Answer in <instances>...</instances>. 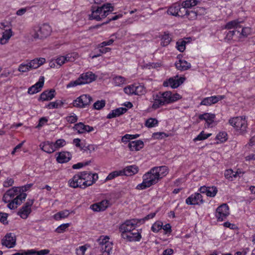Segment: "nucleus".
Wrapping results in <instances>:
<instances>
[{
    "mask_svg": "<svg viewBox=\"0 0 255 255\" xmlns=\"http://www.w3.org/2000/svg\"><path fill=\"white\" fill-rule=\"evenodd\" d=\"M114 10V7L110 3H106L101 6H92L91 13L89 15V19L101 21L106 17Z\"/></svg>",
    "mask_w": 255,
    "mask_h": 255,
    "instance_id": "nucleus-1",
    "label": "nucleus"
},
{
    "mask_svg": "<svg viewBox=\"0 0 255 255\" xmlns=\"http://www.w3.org/2000/svg\"><path fill=\"white\" fill-rule=\"evenodd\" d=\"M153 168L143 175L142 182L136 186V189L143 190L156 184L160 180L159 176Z\"/></svg>",
    "mask_w": 255,
    "mask_h": 255,
    "instance_id": "nucleus-2",
    "label": "nucleus"
},
{
    "mask_svg": "<svg viewBox=\"0 0 255 255\" xmlns=\"http://www.w3.org/2000/svg\"><path fill=\"white\" fill-rule=\"evenodd\" d=\"M51 31V26L48 24L44 23L34 27L32 36L35 39H42L49 36Z\"/></svg>",
    "mask_w": 255,
    "mask_h": 255,
    "instance_id": "nucleus-3",
    "label": "nucleus"
},
{
    "mask_svg": "<svg viewBox=\"0 0 255 255\" xmlns=\"http://www.w3.org/2000/svg\"><path fill=\"white\" fill-rule=\"evenodd\" d=\"M229 124L236 128L240 132L243 134L247 128V121L246 120L245 117H237L232 118L229 121Z\"/></svg>",
    "mask_w": 255,
    "mask_h": 255,
    "instance_id": "nucleus-4",
    "label": "nucleus"
},
{
    "mask_svg": "<svg viewBox=\"0 0 255 255\" xmlns=\"http://www.w3.org/2000/svg\"><path fill=\"white\" fill-rule=\"evenodd\" d=\"M137 222L135 219L127 220L119 227V231L121 235L123 234H128L131 232L134 231L136 227Z\"/></svg>",
    "mask_w": 255,
    "mask_h": 255,
    "instance_id": "nucleus-5",
    "label": "nucleus"
},
{
    "mask_svg": "<svg viewBox=\"0 0 255 255\" xmlns=\"http://www.w3.org/2000/svg\"><path fill=\"white\" fill-rule=\"evenodd\" d=\"M92 98L88 95H82L73 101V106L78 108H85L92 102Z\"/></svg>",
    "mask_w": 255,
    "mask_h": 255,
    "instance_id": "nucleus-6",
    "label": "nucleus"
},
{
    "mask_svg": "<svg viewBox=\"0 0 255 255\" xmlns=\"http://www.w3.org/2000/svg\"><path fill=\"white\" fill-rule=\"evenodd\" d=\"M21 191L23 192V188L18 187H12L4 193L2 197L3 201L5 203H8L15 196H17L21 194Z\"/></svg>",
    "mask_w": 255,
    "mask_h": 255,
    "instance_id": "nucleus-7",
    "label": "nucleus"
},
{
    "mask_svg": "<svg viewBox=\"0 0 255 255\" xmlns=\"http://www.w3.org/2000/svg\"><path fill=\"white\" fill-rule=\"evenodd\" d=\"M165 105L172 103L181 98L178 93L172 94L170 91L159 92Z\"/></svg>",
    "mask_w": 255,
    "mask_h": 255,
    "instance_id": "nucleus-8",
    "label": "nucleus"
},
{
    "mask_svg": "<svg viewBox=\"0 0 255 255\" xmlns=\"http://www.w3.org/2000/svg\"><path fill=\"white\" fill-rule=\"evenodd\" d=\"M34 200L28 199L25 204L19 209L17 214L22 219H26L31 212V207L33 205Z\"/></svg>",
    "mask_w": 255,
    "mask_h": 255,
    "instance_id": "nucleus-9",
    "label": "nucleus"
},
{
    "mask_svg": "<svg viewBox=\"0 0 255 255\" xmlns=\"http://www.w3.org/2000/svg\"><path fill=\"white\" fill-rule=\"evenodd\" d=\"M87 181H85L82 182V180L77 174H75L72 178L69 180V185L71 187L76 188H80L85 189L88 187Z\"/></svg>",
    "mask_w": 255,
    "mask_h": 255,
    "instance_id": "nucleus-10",
    "label": "nucleus"
},
{
    "mask_svg": "<svg viewBox=\"0 0 255 255\" xmlns=\"http://www.w3.org/2000/svg\"><path fill=\"white\" fill-rule=\"evenodd\" d=\"M178 78V76L176 77H171L164 81L163 83L164 87H170L173 89L176 88L181 85L184 82L185 79L183 77Z\"/></svg>",
    "mask_w": 255,
    "mask_h": 255,
    "instance_id": "nucleus-11",
    "label": "nucleus"
},
{
    "mask_svg": "<svg viewBox=\"0 0 255 255\" xmlns=\"http://www.w3.org/2000/svg\"><path fill=\"white\" fill-rule=\"evenodd\" d=\"M229 215V209L227 204H223L216 209V217L218 221L224 220Z\"/></svg>",
    "mask_w": 255,
    "mask_h": 255,
    "instance_id": "nucleus-12",
    "label": "nucleus"
},
{
    "mask_svg": "<svg viewBox=\"0 0 255 255\" xmlns=\"http://www.w3.org/2000/svg\"><path fill=\"white\" fill-rule=\"evenodd\" d=\"M187 205H201L203 203V197L200 193H195L188 197L185 201Z\"/></svg>",
    "mask_w": 255,
    "mask_h": 255,
    "instance_id": "nucleus-13",
    "label": "nucleus"
},
{
    "mask_svg": "<svg viewBox=\"0 0 255 255\" xmlns=\"http://www.w3.org/2000/svg\"><path fill=\"white\" fill-rule=\"evenodd\" d=\"M1 244L8 248L14 247L16 244V237L13 233L6 234L4 238L2 240Z\"/></svg>",
    "mask_w": 255,
    "mask_h": 255,
    "instance_id": "nucleus-14",
    "label": "nucleus"
},
{
    "mask_svg": "<svg viewBox=\"0 0 255 255\" xmlns=\"http://www.w3.org/2000/svg\"><path fill=\"white\" fill-rule=\"evenodd\" d=\"M26 194L22 192L19 195L17 196L14 199L9 202L7 204V207L10 209H14L16 208L17 206L20 205L22 201L24 200L26 197Z\"/></svg>",
    "mask_w": 255,
    "mask_h": 255,
    "instance_id": "nucleus-15",
    "label": "nucleus"
},
{
    "mask_svg": "<svg viewBox=\"0 0 255 255\" xmlns=\"http://www.w3.org/2000/svg\"><path fill=\"white\" fill-rule=\"evenodd\" d=\"M121 237L128 242H138L141 239V236L140 233L136 230L135 232L132 231L128 234H123L121 235Z\"/></svg>",
    "mask_w": 255,
    "mask_h": 255,
    "instance_id": "nucleus-16",
    "label": "nucleus"
},
{
    "mask_svg": "<svg viewBox=\"0 0 255 255\" xmlns=\"http://www.w3.org/2000/svg\"><path fill=\"white\" fill-rule=\"evenodd\" d=\"M225 98L224 95H218L214 96L209 97H207L201 101L200 105L205 106H211L212 104H215L218 102L219 101L224 99Z\"/></svg>",
    "mask_w": 255,
    "mask_h": 255,
    "instance_id": "nucleus-17",
    "label": "nucleus"
},
{
    "mask_svg": "<svg viewBox=\"0 0 255 255\" xmlns=\"http://www.w3.org/2000/svg\"><path fill=\"white\" fill-rule=\"evenodd\" d=\"M77 54L73 53H69L65 56H59L56 59V63L58 65L61 66L67 62H73L75 61Z\"/></svg>",
    "mask_w": 255,
    "mask_h": 255,
    "instance_id": "nucleus-18",
    "label": "nucleus"
},
{
    "mask_svg": "<svg viewBox=\"0 0 255 255\" xmlns=\"http://www.w3.org/2000/svg\"><path fill=\"white\" fill-rule=\"evenodd\" d=\"M44 77H41L36 84L28 88V93L30 95H33L41 91L44 85Z\"/></svg>",
    "mask_w": 255,
    "mask_h": 255,
    "instance_id": "nucleus-19",
    "label": "nucleus"
},
{
    "mask_svg": "<svg viewBox=\"0 0 255 255\" xmlns=\"http://www.w3.org/2000/svg\"><path fill=\"white\" fill-rule=\"evenodd\" d=\"M81 80V84H85L91 83L96 79L97 76L91 72H87L81 74L79 77Z\"/></svg>",
    "mask_w": 255,
    "mask_h": 255,
    "instance_id": "nucleus-20",
    "label": "nucleus"
},
{
    "mask_svg": "<svg viewBox=\"0 0 255 255\" xmlns=\"http://www.w3.org/2000/svg\"><path fill=\"white\" fill-rule=\"evenodd\" d=\"M109 205V201L107 200H103L100 202L92 204L90 209L95 212H100L105 210Z\"/></svg>",
    "mask_w": 255,
    "mask_h": 255,
    "instance_id": "nucleus-21",
    "label": "nucleus"
},
{
    "mask_svg": "<svg viewBox=\"0 0 255 255\" xmlns=\"http://www.w3.org/2000/svg\"><path fill=\"white\" fill-rule=\"evenodd\" d=\"M74 129L77 130L79 133H84L86 132H89L94 130L93 127L85 125L83 123H79L75 124Z\"/></svg>",
    "mask_w": 255,
    "mask_h": 255,
    "instance_id": "nucleus-22",
    "label": "nucleus"
},
{
    "mask_svg": "<svg viewBox=\"0 0 255 255\" xmlns=\"http://www.w3.org/2000/svg\"><path fill=\"white\" fill-rule=\"evenodd\" d=\"M153 103L151 108L154 110H156L160 108L161 106L165 105L164 101L162 100V97L159 93L153 94L152 95Z\"/></svg>",
    "mask_w": 255,
    "mask_h": 255,
    "instance_id": "nucleus-23",
    "label": "nucleus"
},
{
    "mask_svg": "<svg viewBox=\"0 0 255 255\" xmlns=\"http://www.w3.org/2000/svg\"><path fill=\"white\" fill-rule=\"evenodd\" d=\"M215 118V115L210 113H205L199 116V119L200 120H205L206 121L205 126L207 128L211 127V125L214 122Z\"/></svg>",
    "mask_w": 255,
    "mask_h": 255,
    "instance_id": "nucleus-24",
    "label": "nucleus"
},
{
    "mask_svg": "<svg viewBox=\"0 0 255 255\" xmlns=\"http://www.w3.org/2000/svg\"><path fill=\"white\" fill-rule=\"evenodd\" d=\"M55 91L54 89L46 90L43 92L39 98V100L42 101H50L55 97Z\"/></svg>",
    "mask_w": 255,
    "mask_h": 255,
    "instance_id": "nucleus-25",
    "label": "nucleus"
},
{
    "mask_svg": "<svg viewBox=\"0 0 255 255\" xmlns=\"http://www.w3.org/2000/svg\"><path fill=\"white\" fill-rule=\"evenodd\" d=\"M122 171L123 172V176H131L138 172V167L135 165L128 166Z\"/></svg>",
    "mask_w": 255,
    "mask_h": 255,
    "instance_id": "nucleus-26",
    "label": "nucleus"
},
{
    "mask_svg": "<svg viewBox=\"0 0 255 255\" xmlns=\"http://www.w3.org/2000/svg\"><path fill=\"white\" fill-rule=\"evenodd\" d=\"M71 153L67 151H62L59 153L58 156L56 158L58 162L63 163L68 162L71 158Z\"/></svg>",
    "mask_w": 255,
    "mask_h": 255,
    "instance_id": "nucleus-27",
    "label": "nucleus"
},
{
    "mask_svg": "<svg viewBox=\"0 0 255 255\" xmlns=\"http://www.w3.org/2000/svg\"><path fill=\"white\" fill-rule=\"evenodd\" d=\"M144 146L143 142L141 140H137L129 142L128 147L131 151H138Z\"/></svg>",
    "mask_w": 255,
    "mask_h": 255,
    "instance_id": "nucleus-28",
    "label": "nucleus"
},
{
    "mask_svg": "<svg viewBox=\"0 0 255 255\" xmlns=\"http://www.w3.org/2000/svg\"><path fill=\"white\" fill-rule=\"evenodd\" d=\"M40 147L43 151L48 153H53L55 151L53 143L49 141L41 143L40 144Z\"/></svg>",
    "mask_w": 255,
    "mask_h": 255,
    "instance_id": "nucleus-29",
    "label": "nucleus"
},
{
    "mask_svg": "<svg viewBox=\"0 0 255 255\" xmlns=\"http://www.w3.org/2000/svg\"><path fill=\"white\" fill-rule=\"evenodd\" d=\"M45 62V59L43 58H35L29 61L28 63L29 68L31 70L36 69Z\"/></svg>",
    "mask_w": 255,
    "mask_h": 255,
    "instance_id": "nucleus-30",
    "label": "nucleus"
},
{
    "mask_svg": "<svg viewBox=\"0 0 255 255\" xmlns=\"http://www.w3.org/2000/svg\"><path fill=\"white\" fill-rule=\"evenodd\" d=\"M176 68L180 71H185L191 67V64L185 60L180 59L175 63Z\"/></svg>",
    "mask_w": 255,
    "mask_h": 255,
    "instance_id": "nucleus-31",
    "label": "nucleus"
},
{
    "mask_svg": "<svg viewBox=\"0 0 255 255\" xmlns=\"http://www.w3.org/2000/svg\"><path fill=\"white\" fill-rule=\"evenodd\" d=\"M127 111V109L126 108H119L114 110H113L108 115L107 118L108 119H112L117 117H119Z\"/></svg>",
    "mask_w": 255,
    "mask_h": 255,
    "instance_id": "nucleus-32",
    "label": "nucleus"
},
{
    "mask_svg": "<svg viewBox=\"0 0 255 255\" xmlns=\"http://www.w3.org/2000/svg\"><path fill=\"white\" fill-rule=\"evenodd\" d=\"M12 33L11 29L5 30L2 33V37L0 38V44L2 45L6 44L12 35Z\"/></svg>",
    "mask_w": 255,
    "mask_h": 255,
    "instance_id": "nucleus-33",
    "label": "nucleus"
},
{
    "mask_svg": "<svg viewBox=\"0 0 255 255\" xmlns=\"http://www.w3.org/2000/svg\"><path fill=\"white\" fill-rule=\"evenodd\" d=\"M179 9L180 4L175 3L168 8L167 13L169 15L177 16H179V14H178V10Z\"/></svg>",
    "mask_w": 255,
    "mask_h": 255,
    "instance_id": "nucleus-34",
    "label": "nucleus"
},
{
    "mask_svg": "<svg viewBox=\"0 0 255 255\" xmlns=\"http://www.w3.org/2000/svg\"><path fill=\"white\" fill-rule=\"evenodd\" d=\"M157 172V174L161 179L168 173V168L165 166L153 167Z\"/></svg>",
    "mask_w": 255,
    "mask_h": 255,
    "instance_id": "nucleus-35",
    "label": "nucleus"
},
{
    "mask_svg": "<svg viewBox=\"0 0 255 255\" xmlns=\"http://www.w3.org/2000/svg\"><path fill=\"white\" fill-rule=\"evenodd\" d=\"M198 0H186L181 3V6L186 9L190 8L198 4Z\"/></svg>",
    "mask_w": 255,
    "mask_h": 255,
    "instance_id": "nucleus-36",
    "label": "nucleus"
},
{
    "mask_svg": "<svg viewBox=\"0 0 255 255\" xmlns=\"http://www.w3.org/2000/svg\"><path fill=\"white\" fill-rule=\"evenodd\" d=\"M241 23V21L238 20H232L228 22L225 25V28L228 29H231L232 28H241V26L240 24Z\"/></svg>",
    "mask_w": 255,
    "mask_h": 255,
    "instance_id": "nucleus-37",
    "label": "nucleus"
},
{
    "mask_svg": "<svg viewBox=\"0 0 255 255\" xmlns=\"http://www.w3.org/2000/svg\"><path fill=\"white\" fill-rule=\"evenodd\" d=\"M241 172H240V173ZM239 172L238 171L234 172L232 169H228L226 170L225 172V176L227 179H228L230 180H233V178H235L237 177L238 175H239Z\"/></svg>",
    "mask_w": 255,
    "mask_h": 255,
    "instance_id": "nucleus-38",
    "label": "nucleus"
},
{
    "mask_svg": "<svg viewBox=\"0 0 255 255\" xmlns=\"http://www.w3.org/2000/svg\"><path fill=\"white\" fill-rule=\"evenodd\" d=\"M135 95H140L145 93V88L144 86L139 84H134Z\"/></svg>",
    "mask_w": 255,
    "mask_h": 255,
    "instance_id": "nucleus-39",
    "label": "nucleus"
},
{
    "mask_svg": "<svg viewBox=\"0 0 255 255\" xmlns=\"http://www.w3.org/2000/svg\"><path fill=\"white\" fill-rule=\"evenodd\" d=\"M100 251L102 253H107L108 255H110L112 250V244L111 243H107L103 244L102 246L100 247Z\"/></svg>",
    "mask_w": 255,
    "mask_h": 255,
    "instance_id": "nucleus-40",
    "label": "nucleus"
},
{
    "mask_svg": "<svg viewBox=\"0 0 255 255\" xmlns=\"http://www.w3.org/2000/svg\"><path fill=\"white\" fill-rule=\"evenodd\" d=\"M161 40V44L163 46H166L170 43L171 40V37L168 33L165 32L162 36Z\"/></svg>",
    "mask_w": 255,
    "mask_h": 255,
    "instance_id": "nucleus-41",
    "label": "nucleus"
},
{
    "mask_svg": "<svg viewBox=\"0 0 255 255\" xmlns=\"http://www.w3.org/2000/svg\"><path fill=\"white\" fill-rule=\"evenodd\" d=\"M69 215V211L68 210H64L61 212H59L54 215V218L56 220H59L63 218H65L67 217Z\"/></svg>",
    "mask_w": 255,
    "mask_h": 255,
    "instance_id": "nucleus-42",
    "label": "nucleus"
},
{
    "mask_svg": "<svg viewBox=\"0 0 255 255\" xmlns=\"http://www.w3.org/2000/svg\"><path fill=\"white\" fill-rule=\"evenodd\" d=\"M63 104L64 103L62 101L57 100L55 102H50L49 103L47 106V108H49V109L54 108L57 109L62 107Z\"/></svg>",
    "mask_w": 255,
    "mask_h": 255,
    "instance_id": "nucleus-43",
    "label": "nucleus"
},
{
    "mask_svg": "<svg viewBox=\"0 0 255 255\" xmlns=\"http://www.w3.org/2000/svg\"><path fill=\"white\" fill-rule=\"evenodd\" d=\"M126 81V79L121 76H117L113 78V82L115 86H120L124 84Z\"/></svg>",
    "mask_w": 255,
    "mask_h": 255,
    "instance_id": "nucleus-44",
    "label": "nucleus"
},
{
    "mask_svg": "<svg viewBox=\"0 0 255 255\" xmlns=\"http://www.w3.org/2000/svg\"><path fill=\"white\" fill-rule=\"evenodd\" d=\"M123 172L121 170L119 171H114L111 173H110L108 176L106 178V181L114 179L116 177H118L119 176H123Z\"/></svg>",
    "mask_w": 255,
    "mask_h": 255,
    "instance_id": "nucleus-45",
    "label": "nucleus"
},
{
    "mask_svg": "<svg viewBox=\"0 0 255 255\" xmlns=\"http://www.w3.org/2000/svg\"><path fill=\"white\" fill-rule=\"evenodd\" d=\"M82 180L85 181H89V179H91V176L92 175V173L88 171H83L79 172L77 174Z\"/></svg>",
    "mask_w": 255,
    "mask_h": 255,
    "instance_id": "nucleus-46",
    "label": "nucleus"
},
{
    "mask_svg": "<svg viewBox=\"0 0 255 255\" xmlns=\"http://www.w3.org/2000/svg\"><path fill=\"white\" fill-rule=\"evenodd\" d=\"M186 41L182 39L176 42V48L181 52H183L185 49Z\"/></svg>",
    "mask_w": 255,
    "mask_h": 255,
    "instance_id": "nucleus-47",
    "label": "nucleus"
},
{
    "mask_svg": "<svg viewBox=\"0 0 255 255\" xmlns=\"http://www.w3.org/2000/svg\"><path fill=\"white\" fill-rule=\"evenodd\" d=\"M211 135V133L206 134L204 131H202L200 134L195 138H194L193 140L196 141L198 140H202L207 139Z\"/></svg>",
    "mask_w": 255,
    "mask_h": 255,
    "instance_id": "nucleus-48",
    "label": "nucleus"
},
{
    "mask_svg": "<svg viewBox=\"0 0 255 255\" xmlns=\"http://www.w3.org/2000/svg\"><path fill=\"white\" fill-rule=\"evenodd\" d=\"M185 14L187 18L190 20H195L197 17V12L193 10H187V11H185Z\"/></svg>",
    "mask_w": 255,
    "mask_h": 255,
    "instance_id": "nucleus-49",
    "label": "nucleus"
},
{
    "mask_svg": "<svg viewBox=\"0 0 255 255\" xmlns=\"http://www.w3.org/2000/svg\"><path fill=\"white\" fill-rule=\"evenodd\" d=\"M30 255H45L49 253L50 251L47 249L36 251L34 250H30Z\"/></svg>",
    "mask_w": 255,
    "mask_h": 255,
    "instance_id": "nucleus-50",
    "label": "nucleus"
},
{
    "mask_svg": "<svg viewBox=\"0 0 255 255\" xmlns=\"http://www.w3.org/2000/svg\"><path fill=\"white\" fill-rule=\"evenodd\" d=\"M139 135L138 134H126L123 136L122 138V141L123 142H127L128 141L129 139H135L139 137Z\"/></svg>",
    "mask_w": 255,
    "mask_h": 255,
    "instance_id": "nucleus-51",
    "label": "nucleus"
},
{
    "mask_svg": "<svg viewBox=\"0 0 255 255\" xmlns=\"http://www.w3.org/2000/svg\"><path fill=\"white\" fill-rule=\"evenodd\" d=\"M106 105V102L105 100H101V101H97L96 102L94 105L93 107L94 108L97 110H100L102 109L103 108H104L105 106Z\"/></svg>",
    "mask_w": 255,
    "mask_h": 255,
    "instance_id": "nucleus-52",
    "label": "nucleus"
},
{
    "mask_svg": "<svg viewBox=\"0 0 255 255\" xmlns=\"http://www.w3.org/2000/svg\"><path fill=\"white\" fill-rule=\"evenodd\" d=\"M162 223L160 221H157L154 223L152 227L151 230L155 233L158 232L160 230L162 229Z\"/></svg>",
    "mask_w": 255,
    "mask_h": 255,
    "instance_id": "nucleus-53",
    "label": "nucleus"
},
{
    "mask_svg": "<svg viewBox=\"0 0 255 255\" xmlns=\"http://www.w3.org/2000/svg\"><path fill=\"white\" fill-rule=\"evenodd\" d=\"M157 124L158 121L156 119L150 118L146 121L145 126L148 128H152L157 125Z\"/></svg>",
    "mask_w": 255,
    "mask_h": 255,
    "instance_id": "nucleus-54",
    "label": "nucleus"
},
{
    "mask_svg": "<svg viewBox=\"0 0 255 255\" xmlns=\"http://www.w3.org/2000/svg\"><path fill=\"white\" fill-rule=\"evenodd\" d=\"M218 190L215 186L209 187L207 196L211 197H215L217 193Z\"/></svg>",
    "mask_w": 255,
    "mask_h": 255,
    "instance_id": "nucleus-55",
    "label": "nucleus"
},
{
    "mask_svg": "<svg viewBox=\"0 0 255 255\" xmlns=\"http://www.w3.org/2000/svg\"><path fill=\"white\" fill-rule=\"evenodd\" d=\"M18 70L19 72L25 73L31 70V69L30 68H29V64L28 63L26 64L22 63L19 65Z\"/></svg>",
    "mask_w": 255,
    "mask_h": 255,
    "instance_id": "nucleus-56",
    "label": "nucleus"
},
{
    "mask_svg": "<svg viewBox=\"0 0 255 255\" xmlns=\"http://www.w3.org/2000/svg\"><path fill=\"white\" fill-rule=\"evenodd\" d=\"M66 144V141L64 139H57L56 142L53 143L55 150L60 147L64 146Z\"/></svg>",
    "mask_w": 255,
    "mask_h": 255,
    "instance_id": "nucleus-57",
    "label": "nucleus"
},
{
    "mask_svg": "<svg viewBox=\"0 0 255 255\" xmlns=\"http://www.w3.org/2000/svg\"><path fill=\"white\" fill-rule=\"evenodd\" d=\"M124 92L126 94L128 95H135V91H134V85H129L126 87H125L124 89Z\"/></svg>",
    "mask_w": 255,
    "mask_h": 255,
    "instance_id": "nucleus-58",
    "label": "nucleus"
},
{
    "mask_svg": "<svg viewBox=\"0 0 255 255\" xmlns=\"http://www.w3.org/2000/svg\"><path fill=\"white\" fill-rule=\"evenodd\" d=\"M227 133L226 132H220L216 136V139L223 142L227 139Z\"/></svg>",
    "mask_w": 255,
    "mask_h": 255,
    "instance_id": "nucleus-59",
    "label": "nucleus"
},
{
    "mask_svg": "<svg viewBox=\"0 0 255 255\" xmlns=\"http://www.w3.org/2000/svg\"><path fill=\"white\" fill-rule=\"evenodd\" d=\"M69 226L70 224L69 223L62 224L56 228L55 231L58 233H62L66 231Z\"/></svg>",
    "mask_w": 255,
    "mask_h": 255,
    "instance_id": "nucleus-60",
    "label": "nucleus"
},
{
    "mask_svg": "<svg viewBox=\"0 0 255 255\" xmlns=\"http://www.w3.org/2000/svg\"><path fill=\"white\" fill-rule=\"evenodd\" d=\"M82 85L81 80L79 79V78H78L75 81H71L70 83H69L67 85L66 88H70L74 87L78 85Z\"/></svg>",
    "mask_w": 255,
    "mask_h": 255,
    "instance_id": "nucleus-61",
    "label": "nucleus"
},
{
    "mask_svg": "<svg viewBox=\"0 0 255 255\" xmlns=\"http://www.w3.org/2000/svg\"><path fill=\"white\" fill-rule=\"evenodd\" d=\"M110 50H111L110 48H108V47L104 48V47H103V48H100V49H98V51H99V53L92 56V58L93 59L95 58H97V57L101 56L102 54L106 53L108 52H109Z\"/></svg>",
    "mask_w": 255,
    "mask_h": 255,
    "instance_id": "nucleus-62",
    "label": "nucleus"
},
{
    "mask_svg": "<svg viewBox=\"0 0 255 255\" xmlns=\"http://www.w3.org/2000/svg\"><path fill=\"white\" fill-rule=\"evenodd\" d=\"M98 174H97V173L92 174V175L91 176V179H89V181H88L87 182L88 187L93 185L94 183L96 182V181L98 180Z\"/></svg>",
    "mask_w": 255,
    "mask_h": 255,
    "instance_id": "nucleus-63",
    "label": "nucleus"
},
{
    "mask_svg": "<svg viewBox=\"0 0 255 255\" xmlns=\"http://www.w3.org/2000/svg\"><path fill=\"white\" fill-rule=\"evenodd\" d=\"M251 28L250 27H243L240 35L243 37H246L251 33Z\"/></svg>",
    "mask_w": 255,
    "mask_h": 255,
    "instance_id": "nucleus-64",
    "label": "nucleus"
}]
</instances>
